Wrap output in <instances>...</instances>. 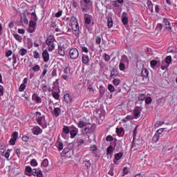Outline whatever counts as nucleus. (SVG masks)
<instances>
[{
	"mask_svg": "<svg viewBox=\"0 0 177 177\" xmlns=\"http://www.w3.org/2000/svg\"><path fill=\"white\" fill-rule=\"evenodd\" d=\"M69 56L73 60L78 59V56H80V52L78 51V49L76 48H71L69 50Z\"/></svg>",
	"mask_w": 177,
	"mask_h": 177,
	"instance_id": "obj_1",
	"label": "nucleus"
},
{
	"mask_svg": "<svg viewBox=\"0 0 177 177\" xmlns=\"http://www.w3.org/2000/svg\"><path fill=\"white\" fill-rule=\"evenodd\" d=\"M36 121L37 124L43 128V129H45V128H48V124H46V122L45 121V115L42 116H37Z\"/></svg>",
	"mask_w": 177,
	"mask_h": 177,
	"instance_id": "obj_2",
	"label": "nucleus"
},
{
	"mask_svg": "<svg viewBox=\"0 0 177 177\" xmlns=\"http://www.w3.org/2000/svg\"><path fill=\"white\" fill-rule=\"evenodd\" d=\"M92 132H93V129H92V124H91L90 123H87L85 125L84 129L82 130V133L83 135H85L86 133H92Z\"/></svg>",
	"mask_w": 177,
	"mask_h": 177,
	"instance_id": "obj_3",
	"label": "nucleus"
},
{
	"mask_svg": "<svg viewBox=\"0 0 177 177\" xmlns=\"http://www.w3.org/2000/svg\"><path fill=\"white\" fill-rule=\"evenodd\" d=\"M58 55L59 56H66V45L64 43H60L58 46Z\"/></svg>",
	"mask_w": 177,
	"mask_h": 177,
	"instance_id": "obj_4",
	"label": "nucleus"
},
{
	"mask_svg": "<svg viewBox=\"0 0 177 177\" xmlns=\"http://www.w3.org/2000/svg\"><path fill=\"white\" fill-rule=\"evenodd\" d=\"M70 129L71 131L69 133L71 135V138L74 139V138L78 135V129L75 127V126L71 125L70 126Z\"/></svg>",
	"mask_w": 177,
	"mask_h": 177,
	"instance_id": "obj_5",
	"label": "nucleus"
},
{
	"mask_svg": "<svg viewBox=\"0 0 177 177\" xmlns=\"http://www.w3.org/2000/svg\"><path fill=\"white\" fill-rule=\"evenodd\" d=\"M162 23L165 26V30H167L169 32H172V26H171V22H169V20H168L167 18H163Z\"/></svg>",
	"mask_w": 177,
	"mask_h": 177,
	"instance_id": "obj_6",
	"label": "nucleus"
},
{
	"mask_svg": "<svg viewBox=\"0 0 177 177\" xmlns=\"http://www.w3.org/2000/svg\"><path fill=\"white\" fill-rule=\"evenodd\" d=\"M36 26H37V22H35V21H30L29 28L28 29V32H30V34H32V32H35Z\"/></svg>",
	"mask_w": 177,
	"mask_h": 177,
	"instance_id": "obj_7",
	"label": "nucleus"
},
{
	"mask_svg": "<svg viewBox=\"0 0 177 177\" xmlns=\"http://www.w3.org/2000/svg\"><path fill=\"white\" fill-rule=\"evenodd\" d=\"M140 113H142V109H140V107L136 106L133 111V114L136 119L140 118Z\"/></svg>",
	"mask_w": 177,
	"mask_h": 177,
	"instance_id": "obj_8",
	"label": "nucleus"
},
{
	"mask_svg": "<svg viewBox=\"0 0 177 177\" xmlns=\"http://www.w3.org/2000/svg\"><path fill=\"white\" fill-rule=\"evenodd\" d=\"M71 130V129H70V127L64 126V127L62 129L63 131L62 133V138H66V135H68Z\"/></svg>",
	"mask_w": 177,
	"mask_h": 177,
	"instance_id": "obj_9",
	"label": "nucleus"
},
{
	"mask_svg": "<svg viewBox=\"0 0 177 177\" xmlns=\"http://www.w3.org/2000/svg\"><path fill=\"white\" fill-rule=\"evenodd\" d=\"M72 30L74 35L75 37H80V25H76L72 26Z\"/></svg>",
	"mask_w": 177,
	"mask_h": 177,
	"instance_id": "obj_10",
	"label": "nucleus"
},
{
	"mask_svg": "<svg viewBox=\"0 0 177 177\" xmlns=\"http://www.w3.org/2000/svg\"><path fill=\"white\" fill-rule=\"evenodd\" d=\"M32 100H34L37 104L42 103V99L41 98V97L37 96V93L32 94Z\"/></svg>",
	"mask_w": 177,
	"mask_h": 177,
	"instance_id": "obj_11",
	"label": "nucleus"
},
{
	"mask_svg": "<svg viewBox=\"0 0 177 177\" xmlns=\"http://www.w3.org/2000/svg\"><path fill=\"white\" fill-rule=\"evenodd\" d=\"M122 23H123L124 26L128 24V14L127 12L122 14Z\"/></svg>",
	"mask_w": 177,
	"mask_h": 177,
	"instance_id": "obj_12",
	"label": "nucleus"
},
{
	"mask_svg": "<svg viewBox=\"0 0 177 177\" xmlns=\"http://www.w3.org/2000/svg\"><path fill=\"white\" fill-rule=\"evenodd\" d=\"M73 149H74V144L73 143L69 144L68 147H66L63 149V154L66 155L67 153H68V151L73 150Z\"/></svg>",
	"mask_w": 177,
	"mask_h": 177,
	"instance_id": "obj_13",
	"label": "nucleus"
},
{
	"mask_svg": "<svg viewBox=\"0 0 177 177\" xmlns=\"http://www.w3.org/2000/svg\"><path fill=\"white\" fill-rule=\"evenodd\" d=\"M32 175L37 177H42V171L41 170L37 171V169H32Z\"/></svg>",
	"mask_w": 177,
	"mask_h": 177,
	"instance_id": "obj_14",
	"label": "nucleus"
},
{
	"mask_svg": "<svg viewBox=\"0 0 177 177\" xmlns=\"http://www.w3.org/2000/svg\"><path fill=\"white\" fill-rule=\"evenodd\" d=\"M42 57L44 59V62H49V53H48L47 50L43 51Z\"/></svg>",
	"mask_w": 177,
	"mask_h": 177,
	"instance_id": "obj_15",
	"label": "nucleus"
},
{
	"mask_svg": "<svg viewBox=\"0 0 177 177\" xmlns=\"http://www.w3.org/2000/svg\"><path fill=\"white\" fill-rule=\"evenodd\" d=\"M64 99L66 103L68 104L71 103V101L73 100V97H71L69 93H66L64 95Z\"/></svg>",
	"mask_w": 177,
	"mask_h": 177,
	"instance_id": "obj_16",
	"label": "nucleus"
},
{
	"mask_svg": "<svg viewBox=\"0 0 177 177\" xmlns=\"http://www.w3.org/2000/svg\"><path fill=\"white\" fill-rule=\"evenodd\" d=\"M124 156V153L119 152L116 154H115V160H113V162L115 164H117V161H118V160H121V158H122V156Z\"/></svg>",
	"mask_w": 177,
	"mask_h": 177,
	"instance_id": "obj_17",
	"label": "nucleus"
},
{
	"mask_svg": "<svg viewBox=\"0 0 177 177\" xmlns=\"http://www.w3.org/2000/svg\"><path fill=\"white\" fill-rule=\"evenodd\" d=\"M114 153V148L113 146L109 145L106 149V156H113Z\"/></svg>",
	"mask_w": 177,
	"mask_h": 177,
	"instance_id": "obj_18",
	"label": "nucleus"
},
{
	"mask_svg": "<svg viewBox=\"0 0 177 177\" xmlns=\"http://www.w3.org/2000/svg\"><path fill=\"white\" fill-rule=\"evenodd\" d=\"M17 63V55L16 54L12 55V66L14 70H17V66H15Z\"/></svg>",
	"mask_w": 177,
	"mask_h": 177,
	"instance_id": "obj_19",
	"label": "nucleus"
},
{
	"mask_svg": "<svg viewBox=\"0 0 177 177\" xmlns=\"http://www.w3.org/2000/svg\"><path fill=\"white\" fill-rule=\"evenodd\" d=\"M53 89H54V91H60V89H59V79H57L53 84Z\"/></svg>",
	"mask_w": 177,
	"mask_h": 177,
	"instance_id": "obj_20",
	"label": "nucleus"
},
{
	"mask_svg": "<svg viewBox=\"0 0 177 177\" xmlns=\"http://www.w3.org/2000/svg\"><path fill=\"white\" fill-rule=\"evenodd\" d=\"M118 75V71H117V68H113L112 71H111V78H115V77H117Z\"/></svg>",
	"mask_w": 177,
	"mask_h": 177,
	"instance_id": "obj_21",
	"label": "nucleus"
},
{
	"mask_svg": "<svg viewBox=\"0 0 177 177\" xmlns=\"http://www.w3.org/2000/svg\"><path fill=\"white\" fill-rule=\"evenodd\" d=\"M82 60L84 64H88V63H89V56L84 54L82 55Z\"/></svg>",
	"mask_w": 177,
	"mask_h": 177,
	"instance_id": "obj_22",
	"label": "nucleus"
},
{
	"mask_svg": "<svg viewBox=\"0 0 177 177\" xmlns=\"http://www.w3.org/2000/svg\"><path fill=\"white\" fill-rule=\"evenodd\" d=\"M71 27L74 26H78V20L77 19V18L75 17H72L71 19Z\"/></svg>",
	"mask_w": 177,
	"mask_h": 177,
	"instance_id": "obj_23",
	"label": "nucleus"
},
{
	"mask_svg": "<svg viewBox=\"0 0 177 177\" xmlns=\"http://www.w3.org/2000/svg\"><path fill=\"white\" fill-rule=\"evenodd\" d=\"M104 92H106V88L103 86H100V99H102L104 95Z\"/></svg>",
	"mask_w": 177,
	"mask_h": 177,
	"instance_id": "obj_24",
	"label": "nucleus"
},
{
	"mask_svg": "<svg viewBox=\"0 0 177 177\" xmlns=\"http://www.w3.org/2000/svg\"><path fill=\"white\" fill-rule=\"evenodd\" d=\"M150 64L152 68H155V67H158V66H160V62L156 60H151Z\"/></svg>",
	"mask_w": 177,
	"mask_h": 177,
	"instance_id": "obj_25",
	"label": "nucleus"
},
{
	"mask_svg": "<svg viewBox=\"0 0 177 177\" xmlns=\"http://www.w3.org/2000/svg\"><path fill=\"white\" fill-rule=\"evenodd\" d=\"M56 39H55V37L50 35L48 37L47 39L46 40V44H52L54 43Z\"/></svg>",
	"mask_w": 177,
	"mask_h": 177,
	"instance_id": "obj_26",
	"label": "nucleus"
},
{
	"mask_svg": "<svg viewBox=\"0 0 177 177\" xmlns=\"http://www.w3.org/2000/svg\"><path fill=\"white\" fill-rule=\"evenodd\" d=\"M142 76L145 78H147L149 77V70L142 68L141 71Z\"/></svg>",
	"mask_w": 177,
	"mask_h": 177,
	"instance_id": "obj_27",
	"label": "nucleus"
},
{
	"mask_svg": "<svg viewBox=\"0 0 177 177\" xmlns=\"http://www.w3.org/2000/svg\"><path fill=\"white\" fill-rule=\"evenodd\" d=\"M82 165L83 167H85L86 168V169H89V168H91V161L90 160H84L82 162Z\"/></svg>",
	"mask_w": 177,
	"mask_h": 177,
	"instance_id": "obj_28",
	"label": "nucleus"
},
{
	"mask_svg": "<svg viewBox=\"0 0 177 177\" xmlns=\"http://www.w3.org/2000/svg\"><path fill=\"white\" fill-rule=\"evenodd\" d=\"M32 131L34 135H39V133H42V129L38 127L36 128H34Z\"/></svg>",
	"mask_w": 177,
	"mask_h": 177,
	"instance_id": "obj_29",
	"label": "nucleus"
},
{
	"mask_svg": "<svg viewBox=\"0 0 177 177\" xmlns=\"http://www.w3.org/2000/svg\"><path fill=\"white\" fill-rule=\"evenodd\" d=\"M53 113L55 117H59L60 115V113H62V109H60V108L59 107H56L54 109Z\"/></svg>",
	"mask_w": 177,
	"mask_h": 177,
	"instance_id": "obj_30",
	"label": "nucleus"
},
{
	"mask_svg": "<svg viewBox=\"0 0 177 177\" xmlns=\"http://www.w3.org/2000/svg\"><path fill=\"white\" fill-rule=\"evenodd\" d=\"M60 91H54L52 92V95L53 97H54V99H55L56 100H59V97H60V95H59V93Z\"/></svg>",
	"mask_w": 177,
	"mask_h": 177,
	"instance_id": "obj_31",
	"label": "nucleus"
},
{
	"mask_svg": "<svg viewBox=\"0 0 177 177\" xmlns=\"http://www.w3.org/2000/svg\"><path fill=\"white\" fill-rule=\"evenodd\" d=\"M140 147V145L139 144L135 142V140H133L132 144H131V149H133V150H138Z\"/></svg>",
	"mask_w": 177,
	"mask_h": 177,
	"instance_id": "obj_32",
	"label": "nucleus"
},
{
	"mask_svg": "<svg viewBox=\"0 0 177 177\" xmlns=\"http://www.w3.org/2000/svg\"><path fill=\"white\" fill-rule=\"evenodd\" d=\"M121 63H127V64H129V59H128V57L127 55H122V58L120 59Z\"/></svg>",
	"mask_w": 177,
	"mask_h": 177,
	"instance_id": "obj_33",
	"label": "nucleus"
},
{
	"mask_svg": "<svg viewBox=\"0 0 177 177\" xmlns=\"http://www.w3.org/2000/svg\"><path fill=\"white\" fill-rule=\"evenodd\" d=\"M88 123L84 122V120H80L77 122L78 128H84Z\"/></svg>",
	"mask_w": 177,
	"mask_h": 177,
	"instance_id": "obj_34",
	"label": "nucleus"
},
{
	"mask_svg": "<svg viewBox=\"0 0 177 177\" xmlns=\"http://www.w3.org/2000/svg\"><path fill=\"white\" fill-rule=\"evenodd\" d=\"M46 45L48 46L49 52H52L55 49V43H46Z\"/></svg>",
	"mask_w": 177,
	"mask_h": 177,
	"instance_id": "obj_35",
	"label": "nucleus"
},
{
	"mask_svg": "<svg viewBox=\"0 0 177 177\" xmlns=\"http://www.w3.org/2000/svg\"><path fill=\"white\" fill-rule=\"evenodd\" d=\"M113 84L115 86H118L121 84V80L118 78H115L113 80Z\"/></svg>",
	"mask_w": 177,
	"mask_h": 177,
	"instance_id": "obj_36",
	"label": "nucleus"
},
{
	"mask_svg": "<svg viewBox=\"0 0 177 177\" xmlns=\"http://www.w3.org/2000/svg\"><path fill=\"white\" fill-rule=\"evenodd\" d=\"M49 165V160L48 159H44L41 162V167H44V168H46Z\"/></svg>",
	"mask_w": 177,
	"mask_h": 177,
	"instance_id": "obj_37",
	"label": "nucleus"
},
{
	"mask_svg": "<svg viewBox=\"0 0 177 177\" xmlns=\"http://www.w3.org/2000/svg\"><path fill=\"white\" fill-rule=\"evenodd\" d=\"M19 53L21 55V56H25V55H27V49L21 48L19 50Z\"/></svg>",
	"mask_w": 177,
	"mask_h": 177,
	"instance_id": "obj_38",
	"label": "nucleus"
},
{
	"mask_svg": "<svg viewBox=\"0 0 177 177\" xmlns=\"http://www.w3.org/2000/svg\"><path fill=\"white\" fill-rule=\"evenodd\" d=\"M14 38H15V39H17V41H18L19 42H21V41L23 40V37L18 34H15Z\"/></svg>",
	"mask_w": 177,
	"mask_h": 177,
	"instance_id": "obj_39",
	"label": "nucleus"
},
{
	"mask_svg": "<svg viewBox=\"0 0 177 177\" xmlns=\"http://www.w3.org/2000/svg\"><path fill=\"white\" fill-rule=\"evenodd\" d=\"M108 27L109 28H111V27H113V18L111 17L108 18Z\"/></svg>",
	"mask_w": 177,
	"mask_h": 177,
	"instance_id": "obj_40",
	"label": "nucleus"
},
{
	"mask_svg": "<svg viewBox=\"0 0 177 177\" xmlns=\"http://www.w3.org/2000/svg\"><path fill=\"white\" fill-rule=\"evenodd\" d=\"M64 74L68 75L71 73V69L70 68V66H66L64 69Z\"/></svg>",
	"mask_w": 177,
	"mask_h": 177,
	"instance_id": "obj_41",
	"label": "nucleus"
},
{
	"mask_svg": "<svg viewBox=\"0 0 177 177\" xmlns=\"http://www.w3.org/2000/svg\"><path fill=\"white\" fill-rule=\"evenodd\" d=\"M76 142L77 143V146H82V145H84V140L82 138H77L76 140Z\"/></svg>",
	"mask_w": 177,
	"mask_h": 177,
	"instance_id": "obj_42",
	"label": "nucleus"
},
{
	"mask_svg": "<svg viewBox=\"0 0 177 177\" xmlns=\"http://www.w3.org/2000/svg\"><path fill=\"white\" fill-rule=\"evenodd\" d=\"M37 20L38 18L37 17V14H35V12H32L30 21L37 22Z\"/></svg>",
	"mask_w": 177,
	"mask_h": 177,
	"instance_id": "obj_43",
	"label": "nucleus"
},
{
	"mask_svg": "<svg viewBox=\"0 0 177 177\" xmlns=\"http://www.w3.org/2000/svg\"><path fill=\"white\" fill-rule=\"evenodd\" d=\"M32 70L35 72H38L39 70H41V67L39 65L36 64L32 68Z\"/></svg>",
	"mask_w": 177,
	"mask_h": 177,
	"instance_id": "obj_44",
	"label": "nucleus"
},
{
	"mask_svg": "<svg viewBox=\"0 0 177 177\" xmlns=\"http://www.w3.org/2000/svg\"><path fill=\"white\" fill-rule=\"evenodd\" d=\"M122 132H124V128H122V127H120V128L117 127L116 128V133L118 135H121L122 133Z\"/></svg>",
	"mask_w": 177,
	"mask_h": 177,
	"instance_id": "obj_45",
	"label": "nucleus"
},
{
	"mask_svg": "<svg viewBox=\"0 0 177 177\" xmlns=\"http://www.w3.org/2000/svg\"><path fill=\"white\" fill-rule=\"evenodd\" d=\"M145 99H146V95H145V94H140L138 95V100L140 102H143V100H145Z\"/></svg>",
	"mask_w": 177,
	"mask_h": 177,
	"instance_id": "obj_46",
	"label": "nucleus"
},
{
	"mask_svg": "<svg viewBox=\"0 0 177 177\" xmlns=\"http://www.w3.org/2000/svg\"><path fill=\"white\" fill-rule=\"evenodd\" d=\"M156 31H162V24H158L156 26Z\"/></svg>",
	"mask_w": 177,
	"mask_h": 177,
	"instance_id": "obj_47",
	"label": "nucleus"
},
{
	"mask_svg": "<svg viewBox=\"0 0 177 177\" xmlns=\"http://www.w3.org/2000/svg\"><path fill=\"white\" fill-rule=\"evenodd\" d=\"M102 42V38L100 37V36H97L95 37V44H97V45H100Z\"/></svg>",
	"mask_w": 177,
	"mask_h": 177,
	"instance_id": "obj_48",
	"label": "nucleus"
},
{
	"mask_svg": "<svg viewBox=\"0 0 177 177\" xmlns=\"http://www.w3.org/2000/svg\"><path fill=\"white\" fill-rule=\"evenodd\" d=\"M119 68L121 71H124V70H125V64L123 62H120Z\"/></svg>",
	"mask_w": 177,
	"mask_h": 177,
	"instance_id": "obj_49",
	"label": "nucleus"
},
{
	"mask_svg": "<svg viewBox=\"0 0 177 177\" xmlns=\"http://www.w3.org/2000/svg\"><path fill=\"white\" fill-rule=\"evenodd\" d=\"M17 138H19V133H17V131L12 133V138L15 139V140H17Z\"/></svg>",
	"mask_w": 177,
	"mask_h": 177,
	"instance_id": "obj_50",
	"label": "nucleus"
},
{
	"mask_svg": "<svg viewBox=\"0 0 177 177\" xmlns=\"http://www.w3.org/2000/svg\"><path fill=\"white\" fill-rule=\"evenodd\" d=\"M108 89H109V92H111V93H113V92H114V91H115L114 86H113L112 84L108 85Z\"/></svg>",
	"mask_w": 177,
	"mask_h": 177,
	"instance_id": "obj_51",
	"label": "nucleus"
},
{
	"mask_svg": "<svg viewBox=\"0 0 177 177\" xmlns=\"http://www.w3.org/2000/svg\"><path fill=\"white\" fill-rule=\"evenodd\" d=\"M30 165H32V167H37V165H38V162H37V160L32 159L30 161Z\"/></svg>",
	"mask_w": 177,
	"mask_h": 177,
	"instance_id": "obj_52",
	"label": "nucleus"
},
{
	"mask_svg": "<svg viewBox=\"0 0 177 177\" xmlns=\"http://www.w3.org/2000/svg\"><path fill=\"white\" fill-rule=\"evenodd\" d=\"M160 139V136L157 134H155L153 137L152 138L153 142H158V140Z\"/></svg>",
	"mask_w": 177,
	"mask_h": 177,
	"instance_id": "obj_53",
	"label": "nucleus"
},
{
	"mask_svg": "<svg viewBox=\"0 0 177 177\" xmlns=\"http://www.w3.org/2000/svg\"><path fill=\"white\" fill-rule=\"evenodd\" d=\"M84 22L86 24H91V17H84Z\"/></svg>",
	"mask_w": 177,
	"mask_h": 177,
	"instance_id": "obj_54",
	"label": "nucleus"
},
{
	"mask_svg": "<svg viewBox=\"0 0 177 177\" xmlns=\"http://www.w3.org/2000/svg\"><path fill=\"white\" fill-rule=\"evenodd\" d=\"M152 102L151 97H147L145 98V103L146 104H150Z\"/></svg>",
	"mask_w": 177,
	"mask_h": 177,
	"instance_id": "obj_55",
	"label": "nucleus"
},
{
	"mask_svg": "<svg viewBox=\"0 0 177 177\" xmlns=\"http://www.w3.org/2000/svg\"><path fill=\"white\" fill-rule=\"evenodd\" d=\"M171 62H172V57L171 56H167L165 59V62L167 64H169V63H171Z\"/></svg>",
	"mask_w": 177,
	"mask_h": 177,
	"instance_id": "obj_56",
	"label": "nucleus"
},
{
	"mask_svg": "<svg viewBox=\"0 0 177 177\" xmlns=\"http://www.w3.org/2000/svg\"><path fill=\"white\" fill-rule=\"evenodd\" d=\"M46 73H48V69H46V68H44V70L41 73V75L40 76V78H44V77H45V75H46Z\"/></svg>",
	"mask_w": 177,
	"mask_h": 177,
	"instance_id": "obj_57",
	"label": "nucleus"
},
{
	"mask_svg": "<svg viewBox=\"0 0 177 177\" xmlns=\"http://www.w3.org/2000/svg\"><path fill=\"white\" fill-rule=\"evenodd\" d=\"M33 57L35 59H39L40 57L39 53H38V51H35L33 53Z\"/></svg>",
	"mask_w": 177,
	"mask_h": 177,
	"instance_id": "obj_58",
	"label": "nucleus"
},
{
	"mask_svg": "<svg viewBox=\"0 0 177 177\" xmlns=\"http://www.w3.org/2000/svg\"><path fill=\"white\" fill-rule=\"evenodd\" d=\"M13 53V52L11 50H8L6 52V57H9L10 56H12V54Z\"/></svg>",
	"mask_w": 177,
	"mask_h": 177,
	"instance_id": "obj_59",
	"label": "nucleus"
},
{
	"mask_svg": "<svg viewBox=\"0 0 177 177\" xmlns=\"http://www.w3.org/2000/svg\"><path fill=\"white\" fill-rule=\"evenodd\" d=\"M26 89V84H21L19 86V92H23Z\"/></svg>",
	"mask_w": 177,
	"mask_h": 177,
	"instance_id": "obj_60",
	"label": "nucleus"
},
{
	"mask_svg": "<svg viewBox=\"0 0 177 177\" xmlns=\"http://www.w3.org/2000/svg\"><path fill=\"white\" fill-rule=\"evenodd\" d=\"M57 149L58 150L62 151V149H63V142H58Z\"/></svg>",
	"mask_w": 177,
	"mask_h": 177,
	"instance_id": "obj_61",
	"label": "nucleus"
},
{
	"mask_svg": "<svg viewBox=\"0 0 177 177\" xmlns=\"http://www.w3.org/2000/svg\"><path fill=\"white\" fill-rule=\"evenodd\" d=\"M16 140H15V138H12L10 140V145H11V146H15V145L16 144Z\"/></svg>",
	"mask_w": 177,
	"mask_h": 177,
	"instance_id": "obj_62",
	"label": "nucleus"
},
{
	"mask_svg": "<svg viewBox=\"0 0 177 177\" xmlns=\"http://www.w3.org/2000/svg\"><path fill=\"white\" fill-rule=\"evenodd\" d=\"M23 21H24V24H28V19L27 18V15H24Z\"/></svg>",
	"mask_w": 177,
	"mask_h": 177,
	"instance_id": "obj_63",
	"label": "nucleus"
},
{
	"mask_svg": "<svg viewBox=\"0 0 177 177\" xmlns=\"http://www.w3.org/2000/svg\"><path fill=\"white\" fill-rule=\"evenodd\" d=\"M104 59L105 62H110V55H109L107 54H104Z\"/></svg>",
	"mask_w": 177,
	"mask_h": 177,
	"instance_id": "obj_64",
	"label": "nucleus"
}]
</instances>
